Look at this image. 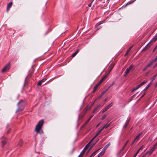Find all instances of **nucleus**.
Wrapping results in <instances>:
<instances>
[{"label":"nucleus","mask_w":157,"mask_h":157,"mask_svg":"<svg viewBox=\"0 0 157 157\" xmlns=\"http://www.w3.org/2000/svg\"><path fill=\"white\" fill-rule=\"evenodd\" d=\"M44 123V121L43 120H40L36 125L35 128V131L37 132L40 133H42V131H40L41 127Z\"/></svg>","instance_id":"f257e3e1"},{"label":"nucleus","mask_w":157,"mask_h":157,"mask_svg":"<svg viewBox=\"0 0 157 157\" xmlns=\"http://www.w3.org/2000/svg\"><path fill=\"white\" fill-rule=\"evenodd\" d=\"M25 105V103L22 100L20 101L17 104L18 108L16 112L22 111L24 109Z\"/></svg>","instance_id":"f03ea898"},{"label":"nucleus","mask_w":157,"mask_h":157,"mask_svg":"<svg viewBox=\"0 0 157 157\" xmlns=\"http://www.w3.org/2000/svg\"><path fill=\"white\" fill-rule=\"evenodd\" d=\"M133 70V66L132 65H131L129 67L127 68L126 69L125 72V75L124 76H126L131 71H132Z\"/></svg>","instance_id":"7ed1b4c3"},{"label":"nucleus","mask_w":157,"mask_h":157,"mask_svg":"<svg viewBox=\"0 0 157 157\" xmlns=\"http://www.w3.org/2000/svg\"><path fill=\"white\" fill-rule=\"evenodd\" d=\"M10 66L9 64H7L6 67H5L2 70V72H5L9 70L10 68Z\"/></svg>","instance_id":"20e7f679"},{"label":"nucleus","mask_w":157,"mask_h":157,"mask_svg":"<svg viewBox=\"0 0 157 157\" xmlns=\"http://www.w3.org/2000/svg\"><path fill=\"white\" fill-rule=\"evenodd\" d=\"M156 62V61L154 59L152 60L147 65V67H151L153 64V63Z\"/></svg>","instance_id":"39448f33"},{"label":"nucleus","mask_w":157,"mask_h":157,"mask_svg":"<svg viewBox=\"0 0 157 157\" xmlns=\"http://www.w3.org/2000/svg\"><path fill=\"white\" fill-rule=\"evenodd\" d=\"M114 64H113V65H110L109 66V67L108 70V74H109L110 72L112 70L114 66Z\"/></svg>","instance_id":"423d86ee"},{"label":"nucleus","mask_w":157,"mask_h":157,"mask_svg":"<svg viewBox=\"0 0 157 157\" xmlns=\"http://www.w3.org/2000/svg\"><path fill=\"white\" fill-rule=\"evenodd\" d=\"M142 134V132L139 133L135 138L134 140V141L137 142L140 139V137Z\"/></svg>","instance_id":"0eeeda50"},{"label":"nucleus","mask_w":157,"mask_h":157,"mask_svg":"<svg viewBox=\"0 0 157 157\" xmlns=\"http://www.w3.org/2000/svg\"><path fill=\"white\" fill-rule=\"evenodd\" d=\"M12 2H10L7 5V11H8L10 8L12 6Z\"/></svg>","instance_id":"6e6552de"},{"label":"nucleus","mask_w":157,"mask_h":157,"mask_svg":"<svg viewBox=\"0 0 157 157\" xmlns=\"http://www.w3.org/2000/svg\"><path fill=\"white\" fill-rule=\"evenodd\" d=\"M129 120H127L126 121L124 125L123 126V128H125L127 127V125L128 124L129 122Z\"/></svg>","instance_id":"1a4fd4ad"},{"label":"nucleus","mask_w":157,"mask_h":157,"mask_svg":"<svg viewBox=\"0 0 157 157\" xmlns=\"http://www.w3.org/2000/svg\"><path fill=\"white\" fill-rule=\"evenodd\" d=\"M157 146V142L155 144L154 146L152 147L150 150H151L152 151H153L156 148V147Z\"/></svg>","instance_id":"9d476101"},{"label":"nucleus","mask_w":157,"mask_h":157,"mask_svg":"<svg viewBox=\"0 0 157 157\" xmlns=\"http://www.w3.org/2000/svg\"><path fill=\"white\" fill-rule=\"evenodd\" d=\"M85 152V150H83L78 157H82V156L84 154Z\"/></svg>","instance_id":"9b49d317"},{"label":"nucleus","mask_w":157,"mask_h":157,"mask_svg":"<svg viewBox=\"0 0 157 157\" xmlns=\"http://www.w3.org/2000/svg\"><path fill=\"white\" fill-rule=\"evenodd\" d=\"M147 82V81H143L142 82H141V83H140L139 86V87H140L142 86L145 83H146Z\"/></svg>","instance_id":"f8f14e48"},{"label":"nucleus","mask_w":157,"mask_h":157,"mask_svg":"<svg viewBox=\"0 0 157 157\" xmlns=\"http://www.w3.org/2000/svg\"><path fill=\"white\" fill-rule=\"evenodd\" d=\"M105 150H104V149H103L102 151L99 154V155L102 156L105 153Z\"/></svg>","instance_id":"ddd939ff"},{"label":"nucleus","mask_w":157,"mask_h":157,"mask_svg":"<svg viewBox=\"0 0 157 157\" xmlns=\"http://www.w3.org/2000/svg\"><path fill=\"white\" fill-rule=\"evenodd\" d=\"M108 75L109 74H105V75L103 76L101 78L104 80L107 78Z\"/></svg>","instance_id":"4468645a"},{"label":"nucleus","mask_w":157,"mask_h":157,"mask_svg":"<svg viewBox=\"0 0 157 157\" xmlns=\"http://www.w3.org/2000/svg\"><path fill=\"white\" fill-rule=\"evenodd\" d=\"M110 143H109L107 145H106L103 148V149H104V150H106L108 148V147L110 146Z\"/></svg>","instance_id":"2eb2a0df"},{"label":"nucleus","mask_w":157,"mask_h":157,"mask_svg":"<svg viewBox=\"0 0 157 157\" xmlns=\"http://www.w3.org/2000/svg\"><path fill=\"white\" fill-rule=\"evenodd\" d=\"M111 124V123H110L109 124H106V125H105V126H103V128H107Z\"/></svg>","instance_id":"dca6fc26"},{"label":"nucleus","mask_w":157,"mask_h":157,"mask_svg":"<svg viewBox=\"0 0 157 157\" xmlns=\"http://www.w3.org/2000/svg\"><path fill=\"white\" fill-rule=\"evenodd\" d=\"M78 50H77L76 51L75 53L72 55L71 56L72 57H74L78 53Z\"/></svg>","instance_id":"f3484780"},{"label":"nucleus","mask_w":157,"mask_h":157,"mask_svg":"<svg viewBox=\"0 0 157 157\" xmlns=\"http://www.w3.org/2000/svg\"><path fill=\"white\" fill-rule=\"evenodd\" d=\"M90 144H89V143H88L86 145V146L85 147H84V149L83 150H85V151H86V150L89 147V145Z\"/></svg>","instance_id":"a211bd4d"},{"label":"nucleus","mask_w":157,"mask_h":157,"mask_svg":"<svg viewBox=\"0 0 157 157\" xmlns=\"http://www.w3.org/2000/svg\"><path fill=\"white\" fill-rule=\"evenodd\" d=\"M99 149H98L96 151H95L94 152H93L92 154L90 156V157H92V156L96 154V153L97 151L98 150H99Z\"/></svg>","instance_id":"6ab92c4d"},{"label":"nucleus","mask_w":157,"mask_h":157,"mask_svg":"<svg viewBox=\"0 0 157 157\" xmlns=\"http://www.w3.org/2000/svg\"><path fill=\"white\" fill-rule=\"evenodd\" d=\"M156 77L155 76V75H154V76L152 77L151 79V82H153V81L155 80Z\"/></svg>","instance_id":"aec40b11"},{"label":"nucleus","mask_w":157,"mask_h":157,"mask_svg":"<svg viewBox=\"0 0 157 157\" xmlns=\"http://www.w3.org/2000/svg\"><path fill=\"white\" fill-rule=\"evenodd\" d=\"M6 142L5 140H3L2 141V146H4L6 144Z\"/></svg>","instance_id":"412c9836"},{"label":"nucleus","mask_w":157,"mask_h":157,"mask_svg":"<svg viewBox=\"0 0 157 157\" xmlns=\"http://www.w3.org/2000/svg\"><path fill=\"white\" fill-rule=\"evenodd\" d=\"M22 141L21 140H20V141L19 144H18V146L20 147L21 146L22 144Z\"/></svg>","instance_id":"4be33fe9"},{"label":"nucleus","mask_w":157,"mask_h":157,"mask_svg":"<svg viewBox=\"0 0 157 157\" xmlns=\"http://www.w3.org/2000/svg\"><path fill=\"white\" fill-rule=\"evenodd\" d=\"M140 87H139V86L138 85L137 87L136 88H134L132 90V91H134L136 90H137V89H138Z\"/></svg>","instance_id":"5701e85b"},{"label":"nucleus","mask_w":157,"mask_h":157,"mask_svg":"<svg viewBox=\"0 0 157 157\" xmlns=\"http://www.w3.org/2000/svg\"><path fill=\"white\" fill-rule=\"evenodd\" d=\"M129 141L128 140H127L126 142L125 143V144H124V147H123V148H122V150H123L124 148H125V147L126 146V145H127V144L128 143V142Z\"/></svg>","instance_id":"b1692460"},{"label":"nucleus","mask_w":157,"mask_h":157,"mask_svg":"<svg viewBox=\"0 0 157 157\" xmlns=\"http://www.w3.org/2000/svg\"><path fill=\"white\" fill-rule=\"evenodd\" d=\"M92 117H93V116H92L90 117L89 119L86 122V124H87L89 121L91 119V118H92Z\"/></svg>","instance_id":"393cba45"},{"label":"nucleus","mask_w":157,"mask_h":157,"mask_svg":"<svg viewBox=\"0 0 157 157\" xmlns=\"http://www.w3.org/2000/svg\"><path fill=\"white\" fill-rule=\"evenodd\" d=\"M106 117V115L105 114H104L101 118V119L103 120Z\"/></svg>","instance_id":"a878e982"},{"label":"nucleus","mask_w":157,"mask_h":157,"mask_svg":"<svg viewBox=\"0 0 157 157\" xmlns=\"http://www.w3.org/2000/svg\"><path fill=\"white\" fill-rule=\"evenodd\" d=\"M147 152L149 154H151L153 152V151H152L151 150H150L149 151H147Z\"/></svg>","instance_id":"bb28decb"},{"label":"nucleus","mask_w":157,"mask_h":157,"mask_svg":"<svg viewBox=\"0 0 157 157\" xmlns=\"http://www.w3.org/2000/svg\"><path fill=\"white\" fill-rule=\"evenodd\" d=\"M113 105V103H111L110 104H109L108 106L110 108Z\"/></svg>","instance_id":"cd10ccee"},{"label":"nucleus","mask_w":157,"mask_h":157,"mask_svg":"<svg viewBox=\"0 0 157 157\" xmlns=\"http://www.w3.org/2000/svg\"><path fill=\"white\" fill-rule=\"evenodd\" d=\"M107 110H106V109L105 108H104L103 109H102V113H104V112H105Z\"/></svg>","instance_id":"c85d7f7f"},{"label":"nucleus","mask_w":157,"mask_h":157,"mask_svg":"<svg viewBox=\"0 0 157 157\" xmlns=\"http://www.w3.org/2000/svg\"><path fill=\"white\" fill-rule=\"evenodd\" d=\"M157 40V36L156 37H155L153 39V40L154 42H155Z\"/></svg>","instance_id":"c756f323"},{"label":"nucleus","mask_w":157,"mask_h":157,"mask_svg":"<svg viewBox=\"0 0 157 157\" xmlns=\"http://www.w3.org/2000/svg\"><path fill=\"white\" fill-rule=\"evenodd\" d=\"M97 89V88H95L94 86V90L93 91V92L94 93Z\"/></svg>","instance_id":"7c9ffc66"},{"label":"nucleus","mask_w":157,"mask_h":157,"mask_svg":"<svg viewBox=\"0 0 157 157\" xmlns=\"http://www.w3.org/2000/svg\"><path fill=\"white\" fill-rule=\"evenodd\" d=\"M42 82L40 81H39L37 84V85L39 86H40L41 85Z\"/></svg>","instance_id":"2f4dec72"},{"label":"nucleus","mask_w":157,"mask_h":157,"mask_svg":"<svg viewBox=\"0 0 157 157\" xmlns=\"http://www.w3.org/2000/svg\"><path fill=\"white\" fill-rule=\"evenodd\" d=\"M103 81H104V80L103 79H102V78H101V80H100V81H99V82L101 84Z\"/></svg>","instance_id":"473e14b6"},{"label":"nucleus","mask_w":157,"mask_h":157,"mask_svg":"<svg viewBox=\"0 0 157 157\" xmlns=\"http://www.w3.org/2000/svg\"><path fill=\"white\" fill-rule=\"evenodd\" d=\"M157 66V63H156L154 66L153 67V68H155V67H156Z\"/></svg>","instance_id":"72a5a7b5"},{"label":"nucleus","mask_w":157,"mask_h":157,"mask_svg":"<svg viewBox=\"0 0 157 157\" xmlns=\"http://www.w3.org/2000/svg\"><path fill=\"white\" fill-rule=\"evenodd\" d=\"M149 87L148 86H147L144 89V90H147Z\"/></svg>","instance_id":"f704fd0d"},{"label":"nucleus","mask_w":157,"mask_h":157,"mask_svg":"<svg viewBox=\"0 0 157 157\" xmlns=\"http://www.w3.org/2000/svg\"><path fill=\"white\" fill-rule=\"evenodd\" d=\"M152 82H151L147 85L149 87L152 84Z\"/></svg>","instance_id":"c9c22d12"},{"label":"nucleus","mask_w":157,"mask_h":157,"mask_svg":"<svg viewBox=\"0 0 157 157\" xmlns=\"http://www.w3.org/2000/svg\"><path fill=\"white\" fill-rule=\"evenodd\" d=\"M152 82H151L147 85L149 87L152 84Z\"/></svg>","instance_id":"e433bc0d"},{"label":"nucleus","mask_w":157,"mask_h":157,"mask_svg":"<svg viewBox=\"0 0 157 157\" xmlns=\"http://www.w3.org/2000/svg\"><path fill=\"white\" fill-rule=\"evenodd\" d=\"M148 68V67H147V66L145 68H144L143 69V71H145Z\"/></svg>","instance_id":"4c0bfd02"},{"label":"nucleus","mask_w":157,"mask_h":157,"mask_svg":"<svg viewBox=\"0 0 157 157\" xmlns=\"http://www.w3.org/2000/svg\"><path fill=\"white\" fill-rule=\"evenodd\" d=\"M105 108L106 110H107L109 109V107L107 105L105 107Z\"/></svg>","instance_id":"58836bf2"},{"label":"nucleus","mask_w":157,"mask_h":157,"mask_svg":"<svg viewBox=\"0 0 157 157\" xmlns=\"http://www.w3.org/2000/svg\"><path fill=\"white\" fill-rule=\"evenodd\" d=\"M105 108L106 110H107L109 109V107L107 105L105 107Z\"/></svg>","instance_id":"ea45409f"},{"label":"nucleus","mask_w":157,"mask_h":157,"mask_svg":"<svg viewBox=\"0 0 157 157\" xmlns=\"http://www.w3.org/2000/svg\"><path fill=\"white\" fill-rule=\"evenodd\" d=\"M45 80H46V79H42V80L40 81L42 82H44Z\"/></svg>","instance_id":"a19ab883"},{"label":"nucleus","mask_w":157,"mask_h":157,"mask_svg":"<svg viewBox=\"0 0 157 157\" xmlns=\"http://www.w3.org/2000/svg\"><path fill=\"white\" fill-rule=\"evenodd\" d=\"M94 140V139H93V138L90 141L89 143V144H90L91 142H92V141H93V140Z\"/></svg>","instance_id":"79ce46f5"},{"label":"nucleus","mask_w":157,"mask_h":157,"mask_svg":"<svg viewBox=\"0 0 157 157\" xmlns=\"http://www.w3.org/2000/svg\"><path fill=\"white\" fill-rule=\"evenodd\" d=\"M138 154V152H136L134 155V157H135Z\"/></svg>","instance_id":"37998d69"},{"label":"nucleus","mask_w":157,"mask_h":157,"mask_svg":"<svg viewBox=\"0 0 157 157\" xmlns=\"http://www.w3.org/2000/svg\"><path fill=\"white\" fill-rule=\"evenodd\" d=\"M106 91H105L104 92H103L102 93V94H101V96H102L106 92Z\"/></svg>","instance_id":"c03bdc74"},{"label":"nucleus","mask_w":157,"mask_h":157,"mask_svg":"<svg viewBox=\"0 0 157 157\" xmlns=\"http://www.w3.org/2000/svg\"><path fill=\"white\" fill-rule=\"evenodd\" d=\"M114 84H115V82H113L112 84L110 86L111 87V86H112L114 85Z\"/></svg>","instance_id":"a18cd8bd"},{"label":"nucleus","mask_w":157,"mask_h":157,"mask_svg":"<svg viewBox=\"0 0 157 157\" xmlns=\"http://www.w3.org/2000/svg\"><path fill=\"white\" fill-rule=\"evenodd\" d=\"M133 46H131L130 48H129L128 49L129 50H131V49L133 47Z\"/></svg>","instance_id":"49530a36"},{"label":"nucleus","mask_w":157,"mask_h":157,"mask_svg":"<svg viewBox=\"0 0 157 157\" xmlns=\"http://www.w3.org/2000/svg\"><path fill=\"white\" fill-rule=\"evenodd\" d=\"M133 46H131L130 48H129L128 49L129 50H131V49L133 47Z\"/></svg>","instance_id":"de8ad7c7"},{"label":"nucleus","mask_w":157,"mask_h":157,"mask_svg":"<svg viewBox=\"0 0 157 157\" xmlns=\"http://www.w3.org/2000/svg\"><path fill=\"white\" fill-rule=\"evenodd\" d=\"M111 87V86H109L108 88L106 90H105L106 91H107L109 89V88Z\"/></svg>","instance_id":"09e8293b"},{"label":"nucleus","mask_w":157,"mask_h":157,"mask_svg":"<svg viewBox=\"0 0 157 157\" xmlns=\"http://www.w3.org/2000/svg\"><path fill=\"white\" fill-rule=\"evenodd\" d=\"M136 142V141H134V140L132 142V143L131 144V145H133V144H134V143L135 142Z\"/></svg>","instance_id":"8fccbe9b"},{"label":"nucleus","mask_w":157,"mask_h":157,"mask_svg":"<svg viewBox=\"0 0 157 157\" xmlns=\"http://www.w3.org/2000/svg\"><path fill=\"white\" fill-rule=\"evenodd\" d=\"M100 133H99V132H98L97 133H96V136H98Z\"/></svg>","instance_id":"3c124183"},{"label":"nucleus","mask_w":157,"mask_h":157,"mask_svg":"<svg viewBox=\"0 0 157 157\" xmlns=\"http://www.w3.org/2000/svg\"><path fill=\"white\" fill-rule=\"evenodd\" d=\"M130 50L128 49L127 51V53H128Z\"/></svg>","instance_id":"603ef678"},{"label":"nucleus","mask_w":157,"mask_h":157,"mask_svg":"<svg viewBox=\"0 0 157 157\" xmlns=\"http://www.w3.org/2000/svg\"><path fill=\"white\" fill-rule=\"evenodd\" d=\"M145 94V93H144V94H143L142 95V96L140 98H142L144 96V95Z\"/></svg>","instance_id":"864d4df0"},{"label":"nucleus","mask_w":157,"mask_h":157,"mask_svg":"<svg viewBox=\"0 0 157 157\" xmlns=\"http://www.w3.org/2000/svg\"><path fill=\"white\" fill-rule=\"evenodd\" d=\"M100 84L98 82V83H97L96 84L98 86H99Z\"/></svg>","instance_id":"5fc2aeb1"},{"label":"nucleus","mask_w":157,"mask_h":157,"mask_svg":"<svg viewBox=\"0 0 157 157\" xmlns=\"http://www.w3.org/2000/svg\"><path fill=\"white\" fill-rule=\"evenodd\" d=\"M99 86H98L97 85H96L95 86V88H98V87Z\"/></svg>","instance_id":"6e6d98bb"},{"label":"nucleus","mask_w":157,"mask_h":157,"mask_svg":"<svg viewBox=\"0 0 157 157\" xmlns=\"http://www.w3.org/2000/svg\"><path fill=\"white\" fill-rule=\"evenodd\" d=\"M149 72H150V71H148V72H147L146 73V75H148V74L149 73Z\"/></svg>","instance_id":"4d7b16f0"},{"label":"nucleus","mask_w":157,"mask_h":157,"mask_svg":"<svg viewBox=\"0 0 157 157\" xmlns=\"http://www.w3.org/2000/svg\"><path fill=\"white\" fill-rule=\"evenodd\" d=\"M98 140H96V142L93 145H94L98 141Z\"/></svg>","instance_id":"13d9d810"},{"label":"nucleus","mask_w":157,"mask_h":157,"mask_svg":"<svg viewBox=\"0 0 157 157\" xmlns=\"http://www.w3.org/2000/svg\"><path fill=\"white\" fill-rule=\"evenodd\" d=\"M97 136H96V135L93 138V139H94Z\"/></svg>","instance_id":"bf43d9fd"},{"label":"nucleus","mask_w":157,"mask_h":157,"mask_svg":"<svg viewBox=\"0 0 157 157\" xmlns=\"http://www.w3.org/2000/svg\"><path fill=\"white\" fill-rule=\"evenodd\" d=\"M128 53H127V52H126V53L125 54L124 56H126Z\"/></svg>","instance_id":"052dcab7"},{"label":"nucleus","mask_w":157,"mask_h":157,"mask_svg":"<svg viewBox=\"0 0 157 157\" xmlns=\"http://www.w3.org/2000/svg\"><path fill=\"white\" fill-rule=\"evenodd\" d=\"M143 146H142V147H141L140 148V149H142V148H143Z\"/></svg>","instance_id":"680f3d73"},{"label":"nucleus","mask_w":157,"mask_h":157,"mask_svg":"<svg viewBox=\"0 0 157 157\" xmlns=\"http://www.w3.org/2000/svg\"><path fill=\"white\" fill-rule=\"evenodd\" d=\"M157 47V45L156 46V47H155V48L153 50V51H154L155 50V49H156V48Z\"/></svg>","instance_id":"e2e57ef3"},{"label":"nucleus","mask_w":157,"mask_h":157,"mask_svg":"<svg viewBox=\"0 0 157 157\" xmlns=\"http://www.w3.org/2000/svg\"><path fill=\"white\" fill-rule=\"evenodd\" d=\"M104 128H103V127H102V128L101 129V130L102 131L103 129Z\"/></svg>","instance_id":"0e129e2a"},{"label":"nucleus","mask_w":157,"mask_h":157,"mask_svg":"<svg viewBox=\"0 0 157 157\" xmlns=\"http://www.w3.org/2000/svg\"><path fill=\"white\" fill-rule=\"evenodd\" d=\"M101 130H99L98 132H99V133H100L101 132Z\"/></svg>","instance_id":"69168bd1"},{"label":"nucleus","mask_w":157,"mask_h":157,"mask_svg":"<svg viewBox=\"0 0 157 157\" xmlns=\"http://www.w3.org/2000/svg\"><path fill=\"white\" fill-rule=\"evenodd\" d=\"M140 150H139V149H138V150L137 151V152H138H138H139V151H140Z\"/></svg>","instance_id":"338daca9"},{"label":"nucleus","mask_w":157,"mask_h":157,"mask_svg":"<svg viewBox=\"0 0 157 157\" xmlns=\"http://www.w3.org/2000/svg\"><path fill=\"white\" fill-rule=\"evenodd\" d=\"M157 86V82H156V84H155V86L156 87V86Z\"/></svg>","instance_id":"774afa93"}]
</instances>
